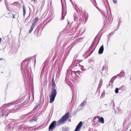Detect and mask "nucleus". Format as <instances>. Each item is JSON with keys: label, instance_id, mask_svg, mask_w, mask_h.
<instances>
[{"label": "nucleus", "instance_id": "1", "mask_svg": "<svg viewBox=\"0 0 131 131\" xmlns=\"http://www.w3.org/2000/svg\"><path fill=\"white\" fill-rule=\"evenodd\" d=\"M69 117V113H66L57 122V123L56 121H53L49 125V131H52L55 128L56 126L58 125L62 124L64 122L68 119Z\"/></svg>", "mask_w": 131, "mask_h": 131}, {"label": "nucleus", "instance_id": "2", "mask_svg": "<svg viewBox=\"0 0 131 131\" xmlns=\"http://www.w3.org/2000/svg\"><path fill=\"white\" fill-rule=\"evenodd\" d=\"M29 62V60H25L23 61L21 63V70L24 69L23 71V75L24 76H26V79L27 80L26 76L27 75L28 78L29 79L31 77L29 73V70H31L30 67L28 69H27L28 64Z\"/></svg>", "mask_w": 131, "mask_h": 131}, {"label": "nucleus", "instance_id": "3", "mask_svg": "<svg viewBox=\"0 0 131 131\" xmlns=\"http://www.w3.org/2000/svg\"><path fill=\"white\" fill-rule=\"evenodd\" d=\"M14 107L12 109L7 110L5 106H2L0 108V114L3 117H6L8 115L10 112L14 113L17 110L19 107L18 105H15Z\"/></svg>", "mask_w": 131, "mask_h": 131}, {"label": "nucleus", "instance_id": "4", "mask_svg": "<svg viewBox=\"0 0 131 131\" xmlns=\"http://www.w3.org/2000/svg\"><path fill=\"white\" fill-rule=\"evenodd\" d=\"M19 120H14L13 119H8L5 121V124L7 125L5 129L7 131H11L17 125Z\"/></svg>", "mask_w": 131, "mask_h": 131}, {"label": "nucleus", "instance_id": "5", "mask_svg": "<svg viewBox=\"0 0 131 131\" xmlns=\"http://www.w3.org/2000/svg\"><path fill=\"white\" fill-rule=\"evenodd\" d=\"M52 85L51 88V92L50 95V100L49 103H52L54 101L55 97L57 94L56 89H55L56 84L54 81V78L52 80Z\"/></svg>", "mask_w": 131, "mask_h": 131}, {"label": "nucleus", "instance_id": "6", "mask_svg": "<svg viewBox=\"0 0 131 131\" xmlns=\"http://www.w3.org/2000/svg\"><path fill=\"white\" fill-rule=\"evenodd\" d=\"M99 42V41H98L97 42H97H96V41L95 40H94L92 45L89 48V50L90 52L89 53L88 57L90 56L94 51L98 45Z\"/></svg>", "mask_w": 131, "mask_h": 131}, {"label": "nucleus", "instance_id": "7", "mask_svg": "<svg viewBox=\"0 0 131 131\" xmlns=\"http://www.w3.org/2000/svg\"><path fill=\"white\" fill-rule=\"evenodd\" d=\"M79 72V71H71L70 74L73 78L78 80L79 78L78 74L81 75L82 73L81 72Z\"/></svg>", "mask_w": 131, "mask_h": 131}, {"label": "nucleus", "instance_id": "8", "mask_svg": "<svg viewBox=\"0 0 131 131\" xmlns=\"http://www.w3.org/2000/svg\"><path fill=\"white\" fill-rule=\"evenodd\" d=\"M39 20L38 18V17H35L34 19L33 20L32 23V25L30 27V29L29 30V33H31L33 30V28L36 25L37 21Z\"/></svg>", "mask_w": 131, "mask_h": 131}, {"label": "nucleus", "instance_id": "9", "mask_svg": "<svg viewBox=\"0 0 131 131\" xmlns=\"http://www.w3.org/2000/svg\"><path fill=\"white\" fill-rule=\"evenodd\" d=\"M78 60H75L74 58L71 66L72 67H74L76 68L78 66H79L80 64L78 62Z\"/></svg>", "mask_w": 131, "mask_h": 131}, {"label": "nucleus", "instance_id": "10", "mask_svg": "<svg viewBox=\"0 0 131 131\" xmlns=\"http://www.w3.org/2000/svg\"><path fill=\"white\" fill-rule=\"evenodd\" d=\"M86 103V100H84L80 104V105L78 107V109L79 110L82 109L83 107L85 105V104Z\"/></svg>", "mask_w": 131, "mask_h": 131}, {"label": "nucleus", "instance_id": "11", "mask_svg": "<svg viewBox=\"0 0 131 131\" xmlns=\"http://www.w3.org/2000/svg\"><path fill=\"white\" fill-rule=\"evenodd\" d=\"M82 124V122L81 121L77 125L74 131H79V130H80V128H81Z\"/></svg>", "mask_w": 131, "mask_h": 131}, {"label": "nucleus", "instance_id": "12", "mask_svg": "<svg viewBox=\"0 0 131 131\" xmlns=\"http://www.w3.org/2000/svg\"><path fill=\"white\" fill-rule=\"evenodd\" d=\"M82 124V122L81 121L77 125L74 131H79V130H80V128H81Z\"/></svg>", "mask_w": 131, "mask_h": 131}, {"label": "nucleus", "instance_id": "13", "mask_svg": "<svg viewBox=\"0 0 131 131\" xmlns=\"http://www.w3.org/2000/svg\"><path fill=\"white\" fill-rule=\"evenodd\" d=\"M67 14L66 12H66H65V9L64 8L62 5V18H61V20H63L64 19V16L66 15Z\"/></svg>", "mask_w": 131, "mask_h": 131}, {"label": "nucleus", "instance_id": "14", "mask_svg": "<svg viewBox=\"0 0 131 131\" xmlns=\"http://www.w3.org/2000/svg\"><path fill=\"white\" fill-rule=\"evenodd\" d=\"M118 76H117V75L115 76H114L113 77V78H112L111 79L110 81V83L108 85V86H107V87H108L109 86H110L111 85H111L112 86L113 85V81L114 80H115L117 77Z\"/></svg>", "mask_w": 131, "mask_h": 131}, {"label": "nucleus", "instance_id": "15", "mask_svg": "<svg viewBox=\"0 0 131 131\" xmlns=\"http://www.w3.org/2000/svg\"><path fill=\"white\" fill-rule=\"evenodd\" d=\"M104 50V48L103 45H102L99 48V50L98 51V53L99 54H101L103 53Z\"/></svg>", "mask_w": 131, "mask_h": 131}, {"label": "nucleus", "instance_id": "16", "mask_svg": "<svg viewBox=\"0 0 131 131\" xmlns=\"http://www.w3.org/2000/svg\"><path fill=\"white\" fill-rule=\"evenodd\" d=\"M98 119L99 120V122L100 123H101L102 124L104 123V119L103 117H101L100 118H98Z\"/></svg>", "mask_w": 131, "mask_h": 131}, {"label": "nucleus", "instance_id": "17", "mask_svg": "<svg viewBox=\"0 0 131 131\" xmlns=\"http://www.w3.org/2000/svg\"><path fill=\"white\" fill-rule=\"evenodd\" d=\"M23 16H25L26 14V8L24 5H23Z\"/></svg>", "mask_w": 131, "mask_h": 131}, {"label": "nucleus", "instance_id": "18", "mask_svg": "<svg viewBox=\"0 0 131 131\" xmlns=\"http://www.w3.org/2000/svg\"><path fill=\"white\" fill-rule=\"evenodd\" d=\"M123 71L121 72L119 74H118L117 75V76H119V77H122L123 75L124 74V72L123 71V72H122Z\"/></svg>", "mask_w": 131, "mask_h": 131}, {"label": "nucleus", "instance_id": "19", "mask_svg": "<svg viewBox=\"0 0 131 131\" xmlns=\"http://www.w3.org/2000/svg\"><path fill=\"white\" fill-rule=\"evenodd\" d=\"M40 104L39 103H38L36 104V105L35 106L33 110H36L38 107V106H40Z\"/></svg>", "mask_w": 131, "mask_h": 131}, {"label": "nucleus", "instance_id": "20", "mask_svg": "<svg viewBox=\"0 0 131 131\" xmlns=\"http://www.w3.org/2000/svg\"><path fill=\"white\" fill-rule=\"evenodd\" d=\"M23 126H20L18 127L17 129V131H21L22 130H23Z\"/></svg>", "mask_w": 131, "mask_h": 131}, {"label": "nucleus", "instance_id": "21", "mask_svg": "<svg viewBox=\"0 0 131 131\" xmlns=\"http://www.w3.org/2000/svg\"><path fill=\"white\" fill-rule=\"evenodd\" d=\"M94 5L96 7L97 4L95 0H91Z\"/></svg>", "mask_w": 131, "mask_h": 131}, {"label": "nucleus", "instance_id": "22", "mask_svg": "<svg viewBox=\"0 0 131 131\" xmlns=\"http://www.w3.org/2000/svg\"><path fill=\"white\" fill-rule=\"evenodd\" d=\"M122 89L124 90H126V88L125 86L122 85L121 88H119V89Z\"/></svg>", "mask_w": 131, "mask_h": 131}, {"label": "nucleus", "instance_id": "23", "mask_svg": "<svg viewBox=\"0 0 131 131\" xmlns=\"http://www.w3.org/2000/svg\"><path fill=\"white\" fill-rule=\"evenodd\" d=\"M15 104V102H13L12 103H9L7 104V106H10L14 105Z\"/></svg>", "mask_w": 131, "mask_h": 131}, {"label": "nucleus", "instance_id": "24", "mask_svg": "<svg viewBox=\"0 0 131 131\" xmlns=\"http://www.w3.org/2000/svg\"><path fill=\"white\" fill-rule=\"evenodd\" d=\"M119 89L118 88H116L115 90V93L117 94L118 93Z\"/></svg>", "mask_w": 131, "mask_h": 131}, {"label": "nucleus", "instance_id": "25", "mask_svg": "<svg viewBox=\"0 0 131 131\" xmlns=\"http://www.w3.org/2000/svg\"><path fill=\"white\" fill-rule=\"evenodd\" d=\"M62 69V67H59L58 68V71L60 72V71Z\"/></svg>", "mask_w": 131, "mask_h": 131}, {"label": "nucleus", "instance_id": "26", "mask_svg": "<svg viewBox=\"0 0 131 131\" xmlns=\"http://www.w3.org/2000/svg\"><path fill=\"white\" fill-rule=\"evenodd\" d=\"M38 116L36 117L35 118H34V120L35 121H36L38 119V118L37 117Z\"/></svg>", "mask_w": 131, "mask_h": 131}, {"label": "nucleus", "instance_id": "27", "mask_svg": "<svg viewBox=\"0 0 131 131\" xmlns=\"http://www.w3.org/2000/svg\"><path fill=\"white\" fill-rule=\"evenodd\" d=\"M113 2L115 4H117V0H113Z\"/></svg>", "mask_w": 131, "mask_h": 131}, {"label": "nucleus", "instance_id": "28", "mask_svg": "<svg viewBox=\"0 0 131 131\" xmlns=\"http://www.w3.org/2000/svg\"><path fill=\"white\" fill-rule=\"evenodd\" d=\"M102 68L104 69V70H105V69H107V67L105 65H104L103 66V67H102Z\"/></svg>", "mask_w": 131, "mask_h": 131}, {"label": "nucleus", "instance_id": "29", "mask_svg": "<svg viewBox=\"0 0 131 131\" xmlns=\"http://www.w3.org/2000/svg\"><path fill=\"white\" fill-rule=\"evenodd\" d=\"M114 32H111V33H110L109 35H108L110 36H111L113 34H114Z\"/></svg>", "mask_w": 131, "mask_h": 131}, {"label": "nucleus", "instance_id": "30", "mask_svg": "<svg viewBox=\"0 0 131 131\" xmlns=\"http://www.w3.org/2000/svg\"><path fill=\"white\" fill-rule=\"evenodd\" d=\"M78 7L77 6V5H75V9L76 11L77 12V8Z\"/></svg>", "mask_w": 131, "mask_h": 131}, {"label": "nucleus", "instance_id": "31", "mask_svg": "<svg viewBox=\"0 0 131 131\" xmlns=\"http://www.w3.org/2000/svg\"><path fill=\"white\" fill-rule=\"evenodd\" d=\"M40 127H41V126H39L38 127H37V128H36V129H34V131L36 130H37V129H39V128Z\"/></svg>", "mask_w": 131, "mask_h": 131}, {"label": "nucleus", "instance_id": "32", "mask_svg": "<svg viewBox=\"0 0 131 131\" xmlns=\"http://www.w3.org/2000/svg\"><path fill=\"white\" fill-rule=\"evenodd\" d=\"M97 117H95L94 118L93 120V121H94V120H95L97 118Z\"/></svg>", "mask_w": 131, "mask_h": 131}, {"label": "nucleus", "instance_id": "33", "mask_svg": "<svg viewBox=\"0 0 131 131\" xmlns=\"http://www.w3.org/2000/svg\"><path fill=\"white\" fill-rule=\"evenodd\" d=\"M121 21L120 20H119L118 23V26H120V25H121Z\"/></svg>", "mask_w": 131, "mask_h": 131}, {"label": "nucleus", "instance_id": "34", "mask_svg": "<svg viewBox=\"0 0 131 131\" xmlns=\"http://www.w3.org/2000/svg\"><path fill=\"white\" fill-rule=\"evenodd\" d=\"M119 26H118V25H117V29L116 30H115V31L116 30H117V29L119 28Z\"/></svg>", "mask_w": 131, "mask_h": 131}, {"label": "nucleus", "instance_id": "35", "mask_svg": "<svg viewBox=\"0 0 131 131\" xmlns=\"http://www.w3.org/2000/svg\"><path fill=\"white\" fill-rule=\"evenodd\" d=\"M119 26H118V25H117V29L116 30H115V31L116 30H117V29L119 28Z\"/></svg>", "mask_w": 131, "mask_h": 131}, {"label": "nucleus", "instance_id": "36", "mask_svg": "<svg viewBox=\"0 0 131 131\" xmlns=\"http://www.w3.org/2000/svg\"><path fill=\"white\" fill-rule=\"evenodd\" d=\"M83 30V28H81V29L80 30H79V32H80L81 31Z\"/></svg>", "mask_w": 131, "mask_h": 131}, {"label": "nucleus", "instance_id": "37", "mask_svg": "<svg viewBox=\"0 0 131 131\" xmlns=\"http://www.w3.org/2000/svg\"><path fill=\"white\" fill-rule=\"evenodd\" d=\"M126 122V121H124V123L123 124V126H124V124Z\"/></svg>", "mask_w": 131, "mask_h": 131}, {"label": "nucleus", "instance_id": "38", "mask_svg": "<svg viewBox=\"0 0 131 131\" xmlns=\"http://www.w3.org/2000/svg\"><path fill=\"white\" fill-rule=\"evenodd\" d=\"M104 70V69L102 68V69L101 70V71H102Z\"/></svg>", "mask_w": 131, "mask_h": 131}, {"label": "nucleus", "instance_id": "39", "mask_svg": "<svg viewBox=\"0 0 131 131\" xmlns=\"http://www.w3.org/2000/svg\"><path fill=\"white\" fill-rule=\"evenodd\" d=\"M100 81H101L102 82V79H101L100 80Z\"/></svg>", "mask_w": 131, "mask_h": 131}, {"label": "nucleus", "instance_id": "40", "mask_svg": "<svg viewBox=\"0 0 131 131\" xmlns=\"http://www.w3.org/2000/svg\"><path fill=\"white\" fill-rule=\"evenodd\" d=\"M74 20H75L76 19V17L75 16V17H74Z\"/></svg>", "mask_w": 131, "mask_h": 131}, {"label": "nucleus", "instance_id": "41", "mask_svg": "<svg viewBox=\"0 0 131 131\" xmlns=\"http://www.w3.org/2000/svg\"><path fill=\"white\" fill-rule=\"evenodd\" d=\"M71 3H72V4L73 5V2H72H72H71Z\"/></svg>", "mask_w": 131, "mask_h": 131}, {"label": "nucleus", "instance_id": "42", "mask_svg": "<svg viewBox=\"0 0 131 131\" xmlns=\"http://www.w3.org/2000/svg\"><path fill=\"white\" fill-rule=\"evenodd\" d=\"M49 20L47 22V23H48V22H49Z\"/></svg>", "mask_w": 131, "mask_h": 131}, {"label": "nucleus", "instance_id": "43", "mask_svg": "<svg viewBox=\"0 0 131 131\" xmlns=\"http://www.w3.org/2000/svg\"><path fill=\"white\" fill-rule=\"evenodd\" d=\"M70 1H71V2H72V0H70Z\"/></svg>", "mask_w": 131, "mask_h": 131}, {"label": "nucleus", "instance_id": "44", "mask_svg": "<svg viewBox=\"0 0 131 131\" xmlns=\"http://www.w3.org/2000/svg\"><path fill=\"white\" fill-rule=\"evenodd\" d=\"M116 112H115V114H116Z\"/></svg>", "mask_w": 131, "mask_h": 131}, {"label": "nucleus", "instance_id": "45", "mask_svg": "<svg viewBox=\"0 0 131 131\" xmlns=\"http://www.w3.org/2000/svg\"><path fill=\"white\" fill-rule=\"evenodd\" d=\"M17 2H14V3H17Z\"/></svg>", "mask_w": 131, "mask_h": 131}, {"label": "nucleus", "instance_id": "46", "mask_svg": "<svg viewBox=\"0 0 131 131\" xmlns=\"http://www.w3.org/2000/svg\"><path fill=\"white\" fill-rule=\"evenodd\" d=\"M68 24H69V21H68Z\"/></svg>", "mask_w": 131, "mask_h": 131}, {"label": "nucleus", "instance_id": "47", "mask_svg": "<svg viewBox=\"0 0 131 131\" xmlns=\"http://www.w3.org/2000/svg\"><path fill=\"white\" fill-rule=\"evenodd\" d=\"M2 58H1V59H0V60H1L2 59Z\"/></svg>", "mask_w": 131, "mask_h": 131}, {"label": "nucleus", "instance_id": "48", "mask_svg": "<svg viewBox=\"0 0 131 131\" xmlns=\"http://www.w3.org/2000/svg\"><path fill=\"white\" fill-rule=\"evenodd\" d=\"M107 105V104H105V105Z\"/></svg>", "mask_w": 131, "mask_h": 131}, {"label": "nucleus", "instance_id": "49", "mask_svg": "<svg viewBox=\"0 0 131 131\" xmlns=\"http://www.w3.org/2000/svg\"><path fill=\"white\" fill-rule=\"evenodd\" d=\"M81 19V18H80V19H79L80 20Z\"/></svg>", "mask_w": 131, "mask_h": 131}, {"label": "nucleus", "instance_id": "50", "mask_svg": "<svg viewBox=\"0 0 131 131\" xmlns=\"http://www.w3.org/2000/svg\"><path fill=\"white\" fill-rule=\"evenodd\" d=\"M130 80H131V78H130Z\"/></svg>", "mask_w": 131, "mask_h": 131}, {"label": "nucleus", "instance_id": "51", "mask_svg": "<svg viewBox=\"0 0 131 131\" xmlns=\"http://www.w3.org/2000/svg\"><path fill=\"white\" fill-rule=\"evenodd\" d=\"M5 4L6 5V3H5Z\"/></svg>", "mask_w": 131, "mask_h": 131}, {"label": "nucleus", "instance_id": "52", "mask_svg": "<svg viewBox=\"0 0 131 131\" xmlns=\"http://www.w3.org/2000/svg\"><path fill=\"white\" fill-rule=\"evenodd\" d=\"M102 95H101V97L102 96Z\"/></svg>", "mask_w": 131, "mask_h": 131}, {"label": "nucleus", "instance_id": "53", "mask_svg": "<svg viewBox=\"0 0 131 131\" xmlns=\"http://www.w3.org/2000/svg\"><path fill=\"white\" fill-rule=\"evenodd\" d=\"M13 17L14 18V16H13Z\"/></svg>", "mask_w": 131, "mask_h": 131}]
</instances>
